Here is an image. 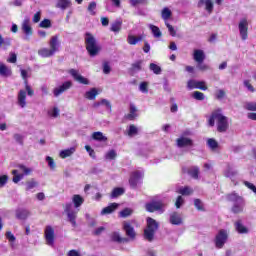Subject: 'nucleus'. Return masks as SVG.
<instances>
[{
	"label": "nucleus",
	"instance_id": "nucleus-1",
	"mask_svg": "<svg viewBox=\"0 0 256 256\" xmlns=\"http://www.w3.org/2000/svg\"><path fill=\"white\" fill-rule=\"evenodd\" d=\"M83 203H85V199H83L81 195L75 194L72 197V203L68 202L63 204L64 213L67 215V221L72 227H77V213H79V207H81Z\"/></svg>",
	"mask_w": 256,
	"mask_h": 256
},
{
	"label": "nucleus",
	"instance_id": "nucleus-2",
	"mask_svg": "<svg viewBox=\"0 0 256 256\" xmlns=\"http://www.w3.org/2000/svg\"><path fill=\"white\" fill-rule=\"evenodd\" d=\"M215 121L217 125V132L227 133V130L229 129V119L225 115H223L221 109L212 112L208 120V125L210 127H215Z\"/></svg>",
	"mask_w": 256,
	"mask_h": 256
},
{
	"label": "nucleus",
	"instance_id": "nucleus-3",
	"mask_svg": "<svg viewBox=\"0 0 256 256\" xmlns=\"http://www.w3.org/2000/svg\"><path fill=\"white\" fill-rule=\"evenodd\" d=\"M226 199L232 203L231 212L234 213V215H239V213L245 212V206L247 203L245 202V198H243V196L236 192H232L226 196Z\"/></svg>",
	"mask_w": 256,
	"mask_h": 256
},
{
	"label": "nucleus",
	"instance_id": "nucleus-4",
	"mask_svg": "<svg viewBox=\"0 0 256 256\" xmlns=\"http://www.w3.org/2000/svg\"><path fill=\"white\" fill-rule=\"evenodd\" d=\"M85 43L90 57H97V54L101 52V46L98 45L97 40L91 33H86Z\"/></svg>",
	"mask_w": 256,
	"mask_h": 256
},
{
	"label": "nucleus",
	"instance_id": "nucleus-5",
	"mask_svg": "<svg viewBox=\"0 0 256 256\" xmlns=\"http://www.w3.org/2000/svg\"><path fill=\"white\" fill-rule=\"evenodd\" d=\"M146 221L147 227L144 230V237L147 241L151 242L155 237V232L159 229V222L151 217H148Z\"/></svg>",
	"mask_w": 256,
	"mask_h": 256
},
{
	"label": "nucleus",
	"instance_id": "nucleus-6",
	"mask_svg": "<svg viewBox=\"0 0 256 256\" xmlns=\"http://www.w3.org/2000/svg\"><path fill=\"white\" fill-rule=\"evenodd\" d=\"M32 169L23 165L19 164L17 170H12V175H14L12 181L13 183H19L25 176L31 175Z\"/></svg>",
	"mask_w": 256,
	"mask_h": 256
},
{
	"label": "nucleus",
	"instance_id": "nucleus-7",
	"mask_svg": "<svg viewBox=\"0 0 256 256\" xmlns=\"http://www.w3.org/2000/svg\"><path fill=\"white\" fill-rule=\"evenodd\" d=\"M21 31L24 34V41H29L33 35V27H31V19L26 17L21 23Z\"/></svg>",
	"mask_w": 256,
	"mask_h": 256
},
{
	"label": "nucleus",
	"instance_id": "nucleus-8",
	"mask_svg": "<svg viewBox=\"0 0 256 256\" xmlns=\"http://www.w3.org/2000/svg\"><path fill=\"white\" fill-rule=\"evenodd\" d=\"M228 238H229V233L227 232V230L225 229L219 230L218 234L215 237L216 248L223 249V247L227 243Z\"/></svg>",
	"mask_w": 256,
	"mask_h": 256
},
{
	"label": "nucleus",
	"instance_id": "nucleus-9",
	"mask_svg": "<svg viewBox=\"0 0 256 256\" xmlns=\"http://www.w3.org/2000/svg\"><path fill=\"white\" fill-rule=\"evenodd\" d=\"M145 209L149 213H155V211H158L159 213H163L165 211V204L161 201H153V202L147 203L145 205Z\"/></svg>",
	"mask_w": 256,
	"mask_h": 256
},
{
	"label": "nucleus",
	"instance_id": "nucleus-10",
	"mask_svg": "<svg viewBox=\"0 0 256 256\" xmlns=\"http://www.w3.org/2000/svg\"><path fill=\"white\" fill-rule=\"evenodd\" d=\"M238 29L240 31V37L242 41H247V31L249 29V22H247V19H242L238 24Z\"/></svg>",
	"mask_w": 256,
	"mask_h": 256
},
{
	"label": "nucleus",
	"instance_id": "nucleus-11",
	"mask_svg": "<svg viewBox=\"0 0 256 256\" xmlns=\"http://www.w3.org/2000/svg\"><path fill=\"white\" fill-rule=\"evenodd\" d=\"M71 87H73V83L71 81L64 82L62 85L53 89L54 97H59V95H63V93H65V91H68V89H71Z\"/></svg>",
	"mask_w": 256,
	"mask_h": 256
},
{
	"label": "nucleus",
	"instance_id": "nucleus-12",
	"mask_svg": "<svg viewBox=\"0 0 256 256\" xmlns=\"http://www.w3.org/2000/svg\"><path fill=\"white\" fill-rule=\"evenodd\" d=\"M143 171H134L132 172L130 179H129V184L132 187V189H135L137 185L139 184V181L143 179Z\"/></svg>",
	"mask_w": 256,
	"mask_h": 256
},
{
	"label": "nucleus",
	"instance_id": "nucleus-13",
	"mask_svg": "<svg viewBox=\"0 0 256 256\" xmlns=\"http://www.w3.org/2000/svg\"><path fill=\"white\" fill-rule=\"evenodd\" d=\"M44 235L47 245L52 246L55 243V230L51 226H46Z\"/></svg>",
	"mask_w": 256,
	"mask_h": 256
},
{
	"label": "nucleus",
	"instance_id": "nucleus-14",
	"mask_svg": "<svg viewBox=\"0 0 256 256\" xmlns=\"http://www.w3.org/2000/svg\"><path fill=\"white\" fill-rule=\"evenodd\" d=\"M68 73L78 83H81L82 85H89V80L87 78L83 77L81 74H79V70L70 69L68 71Z\"/></svg>",
	"mask_w": 256,
	"mask_h": 256
},
{
	"label": "nucleus",
	"instance_id": "nucleus-15",
	"mask_svg": "<svg viewBox=\"0 0 256 256\" xmlns=\"http://www.w3.org/2000/svg\"><path fill=\"white\" fill-rule=\"evenodd\" d=\"M20 73H21L22 79H24L25 81V89H26L27 95H29V97H33V95H35V92L27 82V79L29 78V71L25 69H20Z\"/></svg>",
	"mask_w": 256,
	"mask_h": 256
},
{
	"label": "nucleus",
	"instance_id": "nucleus-16",
	"mask_svg": "<svg viewBox=\"0 0 256 256\" xmlns=\"http://www.w3.org/2000/svg\"><path fill=\"white\" fill-rule=\"evenodd\" d=\"M17 105L22 109L27 107V90H20L17 95Z\"/></svg>",
	"mask_w": 256,
	"mask_h": 256
},
{
	"label": "nucleus",
	"instance_id": "nucleus-17",
	"mask_svg": "<svg viewBox=\"0 0 256 256\" xmlns=\"http://www.w3.org/2000/svg\"><path fill=\"white\" fill-rule=\"evenodd\" d=\"M123 230L125 231L127 237H129L130 239H135V236L137 234L135 233V228H133V225H131V222L124 221Z\"/></svg>",
	"mask_w": 256,
	"mask_h": 256
},
{
	"label": "nucleus",
	"instance_id": "nucleus-18",
	"mask_svg": "<svg viewBox=\"0 0 256 256\" xmlns=\"http://www.w3.org/2000/svg\"><path fill=\"white\" fill-rule=\"evenodd\" d=\"M198 7L199 9H202L204 7L205 11H207V13H213V0H199L198 1Z\"/></svg>",
	"mask_w": 256,
	"mask_h": 256
},
{
	"label": "nucleus",
	"instance_id": "nucleus-19",
	"mask_svg": "<svg viewBox=\"0 0 256 256\" xmlns=\"http://www.w3.org/2000/svg\"><path fill=\"white\" fill-rule=\"evenodd\" d=\"M224 176L228 179H231V181L234 182V185H237V182H235V177H237V170H235L231 164L227 165L226 170L224 171Z\"/></svg>",
	"mask_w": 256,
	"mask_h": 256
},
{
	"label": "nucleus",
	"instance_id": "nucleus-20",
	"mask_svg": "<svg viewBox=\"0 0 256 256\" xmlns=\"http://www.w3.org/2000/svg\"><path fill=\"white\" fill-rule=\"evenodd\" d=\"M177 147H193V141L185 136H182L176 140Z\"/></svg>",
	"mask_w": 256,
	"mask_h": 256
},
{
	"label": "nucleus",
	"instance_id": "nucleus-21",
	"mask_svg": "<svg viewBox=\"0 0 256 256\" xmlns=\"http://www.w3.org/2000/svg\"><path fill=\"white\" fill-rule=\"evenodd\" d=\"M49 46L54 54L57 53V51H59V48L61 47V42H59V36H52L49 42Z\"/></svg>",
	"mask_w": 256,
	"mask_h": 256
},
{
	"label": "nucleus",
	"instance_id": "nucleus-22",
	"mask_svg": "<svg viewBox=\"0 0 256 256\" xmlns=\"http://www.w3.org/2000/svg\"><path fill=\"white\" fill-rule=\"evenodd\" d=\"M16 219H19V221H25L29 215H31V212L27 209L19 208L16 210Z\"/></svg>",
	"mask_w": 256,
	"mask_h": 256
},
{
	"label": "nucleus",
	"instance_id": "nucleus-23",
	"mask_svg": "<svg viewBox=\"0 0 256 256\" xmlns=\"http://www.w3.org/2000/svg\"><path fill=\"white\" fill-rule=\"evenodd\" d=\"M193 59L198 64L203 63L205 61V52H203V50L200 49L194 50Z\"/></svg>",
	"mask_w": 256,
	"mask_h": 256
},
{
	"label": "nucleus",
	"instance_id": "nucleus-24",
	"mask_svg": "<svg viewBox=\"0 0 256 256\" xmlns=\"http://www.w3.org/2000/svg\"><path fill=\"white\" fill-rule=\"evenodd\" d=\"M170 223L171 225H183V218L181 214L174 212L170 215Z\"/></svg>",
	"mask_w": 256,
	"mask_h": 256
},
{
	"label": "nucleus",
	"instance_id": "nucleus-25",
	"mask_svg": "<svg viewBox=\"0 0 256 256\" xmlns=\"http://www.w3.org/2000/svg\"><path fill=\"white\" fill-rule=\"evenodd\" d=\"M119 208L118 203H111L109 206L102 209L100 215H111V213H114L116 209Z\"/></svg>",
	"mask_w": 256,
	"mask_h": 256
},
{
	"label": "nucleus",
	"instance_id": "nucleus-26",
	"mask_svg": "<svg viewBox=\"0 0 256 256\" xmlns=\"http://www.w3.org/2000/svg\"><path fill=\"white\" fill-rule=\"evenodd\" d=\"M101 105H103L104 107H106L107 111H109V113H111V102L107 99H102L98 102H95L92 107H94V109H99V107H101Z\"/></svg>",
	"mask_w": 256,
	"mask_h": 256
},
{
	"label": "nucleus",
	"instance_id": "nucleus-27",
	"mask_svg": "<svg viewBox=\"0 0 256 256\" xmlns=\"http://www.w3.org/2000/svg\"><path fill=\"white\" fill-rule=\"evenodd\" d=\"M125 117L129 121H135V119H137V107L135 104H130L129 113Z\"/></svg>",
	"mask_w": 256,
	"mask_h": 256
},
{
	"label": "nucleus",
	"instance_id": "nucleus-28",
	"mask_svg": "<svg viewBox=\"0 0 256 256\" xmlns=\"http://www.w3.org/2000/svg\"><path fill=\"white\" fill-rule=\"evenodd\" d=\"M235 229L241 235H246L247 233H249V229L245 227V225H243V222H241V220L235 222Z\"/></svg>",
	"mask_w": 256,
	"mask_h": 256
},
{
	"label": "nucleus",
	"instance_id": "nucleus-29",
	"mask_svg": "<svg viewBox=\"0 0 256 256\" xmlns=\"http://www.w3.org/2000/svg\"><path fill=\"white\" fill-rule=\"evenodd\" d=\"M38 55L40 57H43L44 59L47 57H53V55H55V53L53 52V50L50 48H42L38 50Z\"/></svg>",
	"mask_w": 256,
	"mask_h": 256
},
{
	"label": "nucleus",
	"instance_id": "nucleus-30",
	"mask_svg": "<svg viewBox=\"0 0 256 256\" xmlns=\"http://www.w3.org/2000/svg\"><path fill=\"white\" fill-rule=\"evenodd\" d=\"M11 70L3 62H0V75L1 77H11Z\"/></svg>",
	"mask_w": 256,
	"mask_h": 256
},
{
	"label": "nucleus",
	"instance_id": "nucleus-31",
	"mask_svg": "<svg viewBox=\"0 0 256 256\" xmlns=\"http://www.w3.org/2000/svg\"><path fill=\"white\" fill-rule=\"evenodd\" d=\"M56 7L65 11V9L71 7V0H57Z\"/></svg>",
	"mask_w": 256,
	"mask_h": 256
},
{
	"label": "nucleus",
	"instance_id": "nucleus-32",
	"mask_svg": "<svg viewBox=\"0 0 256 256\" xmlns=\"http://www.w3.org/2000/svg\"><path fill=\"white\" fill-rule=\"evenodd\" d=\"M142 39H145L144 35H139V36H133V35H128L127 42L129 45H137Z\"/></svg>",
	"mask_w": 256,
	"mask_h": 256
},
{
	"label": "nucleus",
	"instance_id": "nucleus-33",
	"mask_svg": "<svg viewBox=\"0 0 256 256\" xmlns=\"http://www.w3.org/2000/svg\"><path fill=\"white\" fill-rule=\"evenodd\" d=\"M99 95V92L97 91V88H92L89 91H87L84 95L86 99H89V101L95 100V98Z\"/></svg>",
	"mask_w": 256,
	"mask_h": 256
},
{
	"label": "nucleus",
	"instance_id": "nucleus-34",
	"mask_svg": "<svg viewBox=\"0 0 256 256\" xmlns=\"http://www.w3.org/2000/svg\"><path fill=\"white\" fill-rule=\"evenodd\" d=\"M172 15L173 12H171V9H169L168 7H165L161 12V17L165 23H167V21L171 19Z\"/></svg>",
	"mask_w": 256,
	"mask_h": 256
},
{
	"label": "nucleus",
	"instance_id": "nucleus-35",
	"mask_svg": "<svg viewBox=\"0 0 256 256\" xmlns=\"http://www.w3.org/2000/svg\"><path fill=\"white\" fill-rule=\"evenodd\" d=\"M111 241H113L114 243H125V241H127V238L121 237V234H119V232H113L111 234Z\"/></svg>",
	"mask_w": 256,
	"mask_h": 256
},
{
	"label": "nucleus",
	"instance_id": "nucleus-36",
	"mask_svg": "<svg viewBox=\"0 0 256 256\" xmlns=\"http://www.w3.org/2000/svg\"><path fill=\"white\" fill-rule=\"evenodd\" d=\"M75 153V147H71L65 150L60 151L61 159H67V157H71Z\"/></svg>",
	"mask_w": 256,
	"mask_h": 256
},
{
	"label": "nucleus",
	"instance_id": "nucleus-37",
	"mask_svg": "<svg viewBox=\"0 0 256 256\" xmlns=\"http://www.w3.org/2000/svg\"><path fill=\"white\" fill-rule=\"evenodd\" d=\"M142 65H143V60H138L131 65L130 71L132 73H139V71H141L142 69Z\"/></svg>",
	"mask_w": 256,
	"mask_h": 256
},
{
	"label": "nucleus",
	"instance_id": "nucleus-38",
	"mask_svg": "<svg viewBox=\"0 0 256 256\" xmlns=\"http://www.w3.org/2000/svg\"><path fill=\"white\" fill-rule=\"evenodd\" d=\"M188 175L192 177V179H199V167L192 166L188 169Z\"/></svg>",
	"mask_w": 256,
	"mask_h": 256
},
{
	"label": "nucleus",
	"instance_id": "nucleus-39",
	"mask_svg": "<svg viewBox=\"0 0 256 256\" xmlns=\"http://www.w3.org/2000/svg\"><path fill=\"white\" fill-rule=\"evenodd\" d=\"M149 29H151L152 31V35L156 38L159 39L160 37H162L163 33H161V29H159V27L150 24L149 25Z\"/></svg>",
	"mask_w": 256,
	"mask_h": 256
},
{
	"label": "nucleus",
	"instance_id": "nucleus-40",
	"mask_svg": "<svg viewBox=\"0 0 256 256\" xmlns=\"http://www.w3.org/2000/svg\"><path fill=\"white\" fill-rule=\"evenodd\" d=\"M121 25H123V22L121 20H116L111 24L110 31H113V33H119L121 31Z\"/></svg>",
	"mask_w": 256,
	"mask_h": 256
},
{
	"label": "nucleus",
	"instance_id": "nucleus-41",
	"mask_svg": "<svg viewBox=\"0 0 256 256\" xmlns=\"http://www.w3.org/2000/svg\"><path fill=\"white\" fill-rule=\"evenodd\" d=\"M131 215H133V209L131 208H125L119 212V217L122 219H127V217H131Z\"/></svg>",
	"mask_w": 256,
	"mask_h": 256
},
{
	"label": "nucleus",
	"instance_id": "nucleus-42",
	"mask_svg": "<svg viewBox=\"0 0 256 256\" xmlns=\"http://www.w3.org/2000/svg\"><path fill=\"white\" fill-rule=\"evenodd\" d=\"M123 193H125V189H123V188H114L112 193H111V197H112V199H115L117 197H121V195H123Z\"/></svg>",
	"mask_w": 256,
	"mask_h": 256
},
{
	"label": "nucleus",
	"instance_id": "nucleus-43",
	"mask_svg": "<svg viewBox=\"0 0 256 256\" xmlns=\"http://www.w3.org/2000/svg\"><path fill=\"white\" fill-rule=\"evenodd\" d=\"M92 139L94 141H107V137L102 134V132H94L92 134Z\"/></svg>",
	"mask_w": 256,
	"mask_h": 256
},
{
	"label": "nucleus",
	"instance_id": "nucleus-44",
	"mask_svg": "<svg viewBox=\"0 0 256 256\" xmlns=\"http://www.w3.org/2000/svg\"><path fill=\"white\" fill-rule=\"evenodd\" d=\"M177 193H180V195H191L193 193V190L189 186L181 187L178 189Z\"/></svg>",
	"mask_w": 256,
	"mask_h": 256
},
{
	"label": "nucleus",
	"instance_id": "nucleus-45",
	"mask_svg": "<svg viewBox=\"0 0 256 256\" xmlns=\"http://www.w3.org/2000/svg\"><path fill=\"white\" fill-rule=\"evenodd\" d=\"M150 71H153L155 75H161V67L155 63H151L149 66Z\"/></svg>",
	"mask_w": 256,
	"mask_h": 256
},
{
	"label": "nucleus",
	"instance_id": "nucleus-46",
	"mask_svg": "<svg viewBox=\"0 0 256 256\" xmlns=\"http://www.w3.org/2000/svg\"><path fill=\"white\" fill-rule=\"evenodd\" d=\"M207 145H208V147H210V149L212 151H215V149H217V147H219V143H217L216 140L213 138H209L207 140Z\"/></svg>",
	"mask_w": 256,
	"mask_h": 256
},
{
	"label": "nucleus",
	"instance_id": "nucleus-47",
	"mask_svg": "<svg viewBox=\"0 0 256 256\" xmlns=\"http://www.w3.org/2000/svg\"><path fill=\"white\" fill-rule=\"evenodd\" d=\"M192 97H193V99H196V101H203V100H205V94H203L200 91H194L192 93Z\"/></svg>",
	"mask_w": 256,
	"mask_h": 256
},
{
	"label": "nucleus",
	"instance_id": "nucleus-48",
	"mask_svg": "<svg viewBox=\"0 0 256 256\" xmlns=\"http://www.w3.org/2000/svg\"><path fill=\"white\" fill-rule=\"evenodd\" d=\"M139 133V129L135 125H130L128 129V136L133 137Z\"/></svg>",
	"mask_w": 256,
	"mask_h": 256
},
{
	"label": "nucleus",
	"instance_id": "nucleus-49",
	"mask_svg": "<svg viewBox=\"0 0 256 256\" xmlns=\"http://www.w3.org/2000/svg\"><path fill=\"white\" fill-rule=\"evenodd\" d=\"M194 207H196L198 211H205V206L203 205L201 199L194 200Z\"/></svg>",
	"mask_w": 256,
	"mask_h": 256
},
{
	"label": "nucleus",
	"instance_id": "nucleus-50",
	"mask_svg": "<svg viewBox=\"0 0 256 256\" xmlns=\"http://www.w3.org/2000/svg\"><path fill=\"white\" fill-rule=\"evenodd\" d=\"M117 152L115 150H110L105 154V159H108L109 161H113V159H116Z\"/></svg>",
	"mask_w": 256,
	"mask_h": 256
},
{
	"label": "nucleus",
	"instance_id": "nucleus-51",
	"mask_svg": "<svg viewBox=\"0 0 256 256\" xmlns=\"http://www.w3.org/2000/svg\"><path fill=\"white\" fill-rule=\"evenodd\" d=\"M165 25H166L171 37H175L177 35V31H175V28L173 27V25L169 24V21H166Z\"/></svg>",
	"mask_w": 256,
	"mask_h": 256
},
{
	"label": "nucleus",
	"instance_id": "nucleus-52",
	"mask_svg": "<svg viewBox=\"0 0 256 256\" xmlns=\"http://www.w3.org/2000/svg\"><path fill=\"white\" fill-rule=\"evenodd\" d=\"M37 187V182L35 180H30L26 182V191H31V189H35Z\"/></svg>",
	"mask_w": 256,
	"mask_h": 256
},
{
	"label": "nucleus",
	"instance_id": "nucleus-53",
	"mask_svg": "<svg viewBox=\"0 0 256 256\" xmlns=\"http://www.w3.org/2000/svg\"><path fill=\"white\" fill-rule=\"evenodd\" d=\"M39 27L42 29H49L51 27V20L49 19H44L40 22Z\"/></svg>",
	"mask_w": 256,
	"mask_h": 256
},
{
	"label": "nucleus",
	"instance_id": "nucleus-54",
	"mask_svg": "<svg viewBox=\"0 0 256 256\" xmlns=\"http://www.w3.org/2000/svg\"><path fill=\"white\" fill-rule=\"evenodd\" d=\"M149 83L147 82H142L140 83L139 90L141 93H149Z\"/></svg>",
	"mask_w": 256,
	"mask_h": 256
},
{
	"label": "nucleus",
	"instance_id": "nucleus-55",
	"mask_svg": "<svg viewBox=\"0 0 256 256\" xmlns=\"http://www.w3.org/2000/svg\"><path fill=\"white\" fill-rule=\"evenodd\" d=\"M46 161H47V163H48V167H50V169H51L52 171H55V167H56V165H55V160H53V159L51 158V156H47V157H46Z\"/></svg>",
	"mask_w": 256,
	"mask_h": 256
},
{
	"label": "nucleus",
	"instance_id": "nucleus-56",
	"mask_svg": "<svg viewBox=\"0 0 256 256\" xmlns=\"http://www.w3.org/2000/svg\"><path fill=\"white\" fill-rule=\"evenodd\" d=\"M244 107L247 111H256V102H247Z\"/></svg>",
	"mask_w": 256,
	"mask_h": 256
},
{
	"label": "nucleus",
	"instance_id": "nucleus-57",
	"mask_svg": "<svg viewBox=\"0 0 256 256\" xmlns=\"http://www.w3.org/2000/svg\"><path fill=\"white\" fill-rule=\"evenodd\" d=\"M95 9H97V3L91 2L88 6V11L91 15H96Z\"/></svg>",
	"mask_w": 256,
	"mask_h": 256
},
{
	"label": "nucleus",
	"instance_id": "nucleus-58",
	"mask_svg": "<svg viewBox=\"0 0 256 256\" xmlns=\"http://www.w3.org/2000/svg\"><path fill=\"white\" fill-rule=\"evenodd\" d=\"M244 87H246V89H248V91H250V93H255V88L253 87V85H251V82L249 80H244Z\"/></svg>",
	"mask_w": 256,
	"mask_h": 256
},
{
	"label": "nucleus",
	"instance_id": "nucleus-59",
	"mask_svg": "<svg viewBox=\"0 0 256 256\" xmlns=\"http://www.w3.org/2000/svg\"><path fill=\"white\" fill-rule=\"evenodd\" d=\"M103 73L105 75H109L111 73V66L109 65V62H103Z\"/></svg>",
	"mask_w": 256,
	"mask_h": 256
},
{
	"label": "nucleus",
	"instance_id": "nucleus-60",
	"mask_svg": "<svg viewBox=\"0 0 256 256\" xmlns=\"http://www.w3.org/2000/svg\"><path fill=\"white\" fill-rule=\"evenodd\" d=\"M196 89H200L201 91H207V85L205 84V81H198Z\"/></svg>",
	"mask_w": 256,
	"mask_h": 256
},
{
	"label": "nucleus",
	"instance_id": "nucleus-61",
	"mask_svg": "<svg viewBox=\"0 0 256 256\" xmlns=\"http://www.w3.org/2000/svg\"><path fill=\"white\" fill-rule=\"evenodd\" d=\"M7 181H9V176L7 175L0 176V187H5V185H7Z\"/></svg>",
	"mask_w": 256,
	"mask_h": 256
},
{
	"label": "nucleus",
	"instance_id": "nucleus-62",
	"mask_svg": "<svg viewBox=\"0 0 256 256\" xmlns=\"http://www.w3.org/2000/svg\"><path fill=\"white\" fill-rule=\"evenodd\" d=\"M185 203V200L183 199L182 196H178L177 197V200H176V203H175V206L177 209H181V205H183Z\"/></svg>",
	"mask_w": 256,
	"mask_h": 256
},
{
	"label": "nucleus",
	"instance_id": "nucleus-63",
	"mask_svg": "<svg viewBox=\"0 0 256 256\" xmlns=\"http://www.w3.org/2000/svg\"><path fill=\"white\" fill-rule=\"evenodd\" d=\"M13 138L16 143L23 145V136L21 134H14Z\"/></svg>",
	"mask_w": 256,
	"mask_h": 256
},
{
	"label": "nucleus",
	"instance_id": "nucleus-64",
	"mask_svg": "<svg viewBox=\"0 0 256 256\" xmlns=\"http://www.w3.org/2000/svg\"><path fill=\"white\" fill-rule=\"evenodd\" d=\"M197 83H198V81L189 80L187 83L188 89H197Z\"/></svg>",
	"mask_w": 256,
	"mask_h": 256
}]
</instances>
